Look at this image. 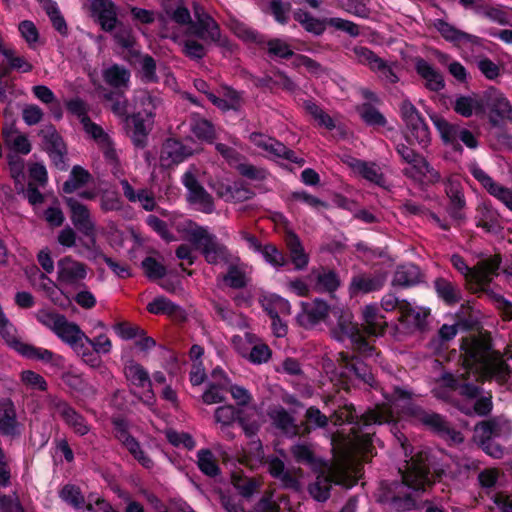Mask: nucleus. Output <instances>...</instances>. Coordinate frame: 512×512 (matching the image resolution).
<instances>
[{"instance_id":"4d7b16f0","label":"nucleus","mask_w":512,"mask_h":512,"mask_svg":"<svg viewBox=\"0 0 512 512\" xmlns=\"http://www.w3.org/2000/svg\"><path fill=\"white\" fill-rule=\"evenodd\" d=\"M239 262H230L227 273L223 275V281L232 289H243L247 286L245 271L239 268Z\"/></svg>"},{"instance_id":"a19ab883","label":"nucleus","mask_w":512,"mask_h":512,"mask_svg":"<svg viewBox=\"0 0 512 512\" xmlns=\"http://www.w3.org/2000/svg\"><path fill=\"white\" fill-rule=\"evenodd\" d=\"M350 165L352 169L365 180L381 187L384 185L385 177L375 163L361 159H353Z\"/></svg>"},{"instance_id":"603ef678","label":"nucleus","mask_w":512,"mask_h":512,"mask_svg":"<svg viewBox=\"0 0 512 512\" xmlns=\"http://www.w3.org/2000/svg\"><path fill=\"white\" fill-rule=\"evenodd\" d=\"M363 122L372 127H384L387 124L386 117L371 103H363L358 109Z\"/></svg>"},{"instance_id":"423d86ee","label":"nucleus","mask_w":512,"mask_h":512,"mask_svg":"<svg viewBox=\"0 0 512 512\" xmlns=\"http://www.w3.org/2000/svg\"><path fill=\"white\" fill-rule=\"evenodd\" d=\"M401 412L442 439L450 440L454 443L462 441L461 433L451 426L445 416L439 413L427 411L422 406L413 402L403 405Z\"/></svg>"},{"instance_id":"f3484780","label":"nucleus","mask_w":512,"mask_h":512,"mask_svg":"<svg viewBox=\"0 0 512 512\" xmlns=\"http://www.w3.org/2000/svg\"><path fill=\"white\" fill-rule=\"evenodd\" d=\"M331 315L337 319V324L332 333L338 341L350 339L351 343L361 335L359 327L352 321V314L341 307H333Z\"/></svg>"},{"instance_id":"58836bf2","label":"nucleus","mask_w":512,"mask_h":512,"mask_svg":"<svg viewBox=\"0 0 512 512\" xmlns=\"http://www.w3.org/2000/svg\"><path fill=\"white\" fill-rule=\"evenodd\" d=\"M290 453L296 463L305 465L311 469H317L322 465V460L318 458L308 443H296L290 447Z\"/></svg>"},{"instance_id":"2f4dec72","label":"nucleus","mask_w":512,"mask_h":512,"mask_svg":"<svg viewBox=\"0 0 512 512\" xmlns=\"http://www.w3.org/2000/svg\"><path fill=\"white\" fill-rule=\"evenodd\" d=\"M289 257L296 270H303L309 264V255L305 252L299 236L290 231L285 236Z\"/></svg>"},{"instance_id":"de8ad7c7","label":"nucleus","mask_w":512,"mask_h":512,"mask_svg":"<svg viewBox=\"0 0 512 512\" xmlns=\"http://www.w3.org/2000/svg\"><path fill=\"white\" fill-rule=\"evenodd\" d=\"M332 477L320 474L313 483L308 486V492L318 502H325L329 499L332 488Z\"/></svg>"},{"instance_id":"69168bd1","label":"nucleus","mask_w":512,"mask_h":512,"mask_svg":"<svg viewBox=\"0 0 512 512\" xmlns=\"http://www.w3.org/2000/svg\"><path fill=\"white\" fill-rule=\"evenodd\" d=\"M141 267L150 280L161 279L167 273L166 267L152 256L145 257L141 262Z\"/></svg>"},{"instance_id":"1a4fd4ad","label":"nucleus","mask_w":512,"mask_h":512,"mask_svg":"<svg viewBox=\"0 0 512 512\" xmlns=\"http://www.w3.org/2000/svg\"><path fill=\"white\" fill-rule=\"evenodd\" d=\"M187 35L202 40L205 44H215L228 51L232 50V44L226 36H222L220 25L213 17H205L191 22L187 27Z\"/></svg>"},{"instance_id":"9b49d317","label":"nucleus","mask_w":512,"mask_h":512,"mask_svg":"<svg viewBox=\"0 0 512 512\" xmlns=\"http://www.w3.org/2000/svg\"><path fill=\"white\" fill-rule=\"evenodd\" d=\"M339 362L345 373L353 374L358 380H360L366 386L372 389H379V383L376 380L371 367L364 362L359 356L351 354L350 352H340ZM344 372L341 373V376Z\"/></svg>"},{"instance_id":"2eb2a0df","label":"nucleus","mask_w":512,"mask_h":512,"mask_svg":"<svg viewBox=\"0 0 512 512\" xmlns=\"http://www.w3.org/2000/svg\"><path fill=\"white\" fill-rule=\"evenodd\" d=\"M92 16L104 32L112 33L120 20L117 15V6L112 0H92L90 5Z\"/></svg>"},{"instance_id":"6ab92c4d","label":"nucleus","mask_w":512,"mask_h":512,"mask_svg":"<svg viewBox=\"0 0 512 512\" xmlns=\"http://www.w3.org/2000/svg\"><path fill=\"white\" fill-rule=\"evenodd\" d=\"M303 312L298 314L297 321L304 328H311L325 321L331 314L332 308L326 301L316 298L311 304L302 303Z\"/></svg>"},{"instance_id":"f8f14e48","label":"nucleus","mask_w":512,"mask_h":512,"mask_svg":"<svg viewBox=\"0 0 512 512\" xmlns=\"http://www.w3.org/2000/svg\"><path fill=\"white\" fill-rule=\"evenodd\" d=\"M64 203L69 210V218L76 231L81 235L92 234L96 224L88 206L74 197H65Z\"/></svg>"},{"instance_id":"4c0bfd02","label":"nucleus","mask_w":512,"mask_h":512,"mask_svg":"<svg viewBox=\"0 0 512 512\" xmlns=\"http://www.w3.org/2000/svg\"><path fill=\"white\" fill-rule=\"evenodd\" d=\"M434 289L439 299H441L447 306H453L459 303L462 299L460 288L451 281L438 277L434 281Z\"/></svg>"},{"instance_id":"c85d7f7f","label":"nucleus","mask_w":512,"mask_h":512,"mask_svg":"<svg viewBox=\"0 0 512 512\" xmlns=\"http://www.w3.org/2000/svg\"><path fill=\"white\" fill-rule=\"evenodd\" d=\"M395 149L398 155L401 157V159L404 162L411 164L413 168L417 170V172L421 174H430L431 176L435 175L439 177L438 173L428 163V161L406 144L399 143L396 145Z\"/></svg>"},{"instance_id":"bf43d9fd","label":"nucleus","mask_w":512,"mask_h":512,"mask_svg":"<svg viewBox=\"0 0 512 512\" xmlns=\"http://www.w3.org/2000/svg\"><path fill=\"white\" fill-rule=\"evenodd\" d=\"M181 45L183 54L191 60H202L208 53L207 44L201 43L199 39L186 38Z\"/></svg>"},{"instance_id":"49530a36","label":"nucleus","mask_w":512,"mask_h":512,"mask_svg":"<svg viewBox=\"0 0 512 512\" xmlns=\"http://www.w3.org/2000/svg\"><path fill=\"white\" fill-rule=\"evenodd\" d=\"M91 180V174L80 165L72 167L69 178L63 183L62 191L65 194H72L82 188Z\"/></svg>"},{"instance_id":"6e6d98bb","label":"nucleus","mask_w":512,"mask_h":512,"mask_svg":"<svg viewBox=\"0 0 512 512\" xmlns=\"http://www.w3.org/2000/svg\"><path fill=\"white\" fill-rule=\"evenodd\" d=\"M73 351L81 357L82 361L93 369L103 366V361L97 351L91 345L86 343V340L81 341Z\"/></svg>"},{"instance_id":"680f3d73","label":"nucleus","mask_w":512,"mask_h":512,"mask_svg":"<svg viewBox=\"0 0 512 512\" xmlns=\"http://www.w3.org/2000/svg\"><path fill=\"white\" fill-rule=\"evenodd\" d=\"M243 413L242 410L236 409L233 405H223L216 408L214 417L217 423L222 425V430L230 427L233 423L238 422V418Z\"/></svg>"},{"instance_id":"39448f33","label":"nucleus","mask_w":512,"mask_h":512,"mask_svg":"<svg viewBox=\"0 0 512 512\" xmlns=\"http://www.w3.org/2000/svg\"><path fill=\"white\" fill-rule=\"evenodd\" d=\"M4 320V323L0 322V335L10 348L28 360L40 361L55 368L64 367L65 358L62 355L56 354L49 349L37 347L21 341L16 336L17 330L15 326L8 318H5Z\"/></svg>"},{"instance_id":"0e129e2a","label":"nucleus","mask_w":512,"mask_h":512,"mask_svg":"<svg viewBox=\"0 0 512 512\" xmlns=\"http://www.w3.org/2000/svg\"><path fill=\"white\" fill-rule=\"evenodd\" d=\"M291 8L292 4L290 0H270L269 2V13L273 16L274 20L281 25L288 23Z\"/></svg>"},{"instance_id":"7ed1b4c3","label":"nucleus","mask_w":512,"mask_h":512,"mask_svg":"<svg viewBox=\"0 0 512 512\" xmlns=\"http://www.w3.org/2000/svg\"><path fill=\"white\" fill-rule=\"evenodd\" d=\"M392 419V413L384 405L367 408L361 415H358L353 404H345L339 407L329 417V420L335 426H341L345 423L352 424L351 433L358 445L367 452L373 449L375 432L364 430L373 425L389 423Z\"/></svg>"},{"instance_id":"e433bc0d","label":"nucleus","mask_w":512,"mask_h":512,"mask_svg":"<svg viewBox=\"0 0 512 512\" xmlns=\"http://www.w3.org/2000/svg\"><path fill=\"white\" fill-rule=\"evenodd\" d=\"M261 49L265 50L272 60H289L296 56L290 44L283 38H268L266 36Z\"/></svg>"},{"instance_id":"a18cd8bd","label":"nucleus","mask_w":512,"mask_h":512,"mask_svg":"<svg viewBox=\"0 0 512 512\" xmlns=\"http://www.w3.org/2000/svg\"><path fill=\"white\" fill-rule=\"evenodd\" d=\"M16 131L4 128L2 131L3 141L6 146L15 152V154L27 155L31 152L32 146L24 134L15 135Z\"/></svg>"},{"instance_id":"6e6552de","label":"nucleus","mask_w":512,"mask_h":512,"mask_svg":"<svg viewBox=\"0 0 512 512\" xmlns=\"http://www.w3.org/2000/svg\"><path fill=\"white\" fill-rule=\"evenodd\" d=\"M399 115L409 132L406 135L407 142L413 144V139L420 146L426 147L431 141L429 126L420 111L408 98L400 103Z\"/></svg>"},{"instance_id":"052dcab7","label":"nucleus","mask_w":512,"mask_h":512,"mask_svg":"<svg viewBox=\"0 0 512 512\" xmlns=\"http://www.w3.org/2000/svg\"><path fill=\"white\" fill-rule=\"evenodd\" d=\"M137 56L140 58V72H141V80L144 83H157L159 77L156 73V61L149 54H141L137 53Z\"/></svg>"},{"instance_id":"0eeeda50","label":"nucleus","mask_w":512,"mask_h":512,"mask_svg":"<svg viewBox=\"0 0 512 512\" xmlns=\"http://www.w3.org/2000/svg\"><path fill=\"white\" fill-rule=\"evenodd\" d=\"M430 119L437 129L442 142L450 146L454 152L463 153V147L460 142L469 149H476L478 147V139L470 130L459 124L447 121L437 113L430 114Z\"/></svg>"},{"instance_id":"9d476101","label":"nucleus","mask_w":512,"mask_h":512,"mask_svg":"<svg viewBox=\"0 0 512 512\" xmlns=\"http://www.w3.org/2000/svg\"><path fill=\"white\" fill-rule=\"evenodd\" d=\"M153 124L144 117L143 112L125 115L124 128L134 148L141 150L146 148Z\"/></svg>"},{"instance_id":"13d9d810","label":"nucleus","mask_w":512,"mask_h":512,"mask_svg":"<svg viewBox=\"0 0 512 512\" xmlns=\"http://www.w3.org/2000/svg\"><path fill=\"white\" fill-rule=\"evenodd\" d=\"M45 12L48 15L53 28L62 36L68 35V27L66 20L60 12L57 3L49 0L44 6Z\"/></svg>"},{"instance_id":"72a5a7b5","label":"nucleus","mask_w":512,"mask_h":512,"mask_svg":"<svg viewBox=\"0 0 512 512\" xmlns=\"http://www.w3.org/2000/svg\"><path fill=\"white\" fill-rule=\"evenodd\" d=\"M273 425L289 437L301 435V426L295 423L294 417L282 406L269 414Z\"/></svg>"},{"instance_id":"5fc2aeb1","label":"nucleus","mask_w":512,"mask_h":512,"mask_svg":"<svg viewBox=\"0 0 512 512\" xmlns=\"http://www.w3.org/2000/svg\"><path fill=\"white\" fill-rule=\"evenodd\" d=\"M147 311L154 315H176L180 311V306L164 296H158L148 303Z\"/></svg>"},{"instance_id":"dca6fc26","label":"nucleus","mask_w":512,"mask_h":512,"mask_svg":"<svg viewBox=\"0 0 512 512\" xmlns=\"http://www.w3.org/2000/svg\"><path fill=\"white\" fill-rule=\"evenodd\" d=\"M53 407L62 418L65 424L70 427L78 436H85L90 431V426L86 418L80 414L65 400H56Z\"/></svg>"},{"instance_id":"09e8293b","label":"nucleus","mask_w":512,"mask_h":512,"mask_svg":"<svg viewBox=\"0 0 512 512\" xmlns=\"http://www.w3.org/2000/svg\"><path fill=\"white\" fill-rule=\"evenodd\" d=\"M2 55L7 59V66L3 68L2 77L7 76L11 71L28 73L33 70V65L25 57L16 55L13 49L3 50Z\"/></svg>"},{"instance_id":"a211bd4d","label":"nucleus","mask_w":512,"mask_h":512,"mask_svg":"<svg viewBox=\"0 0 512 512\" xmlns=\"http://www.w3.org/2000/svg\"><path fill=\"white\" fill-rule=\"evenodd\" d=\"M481 103L491 114L500 119H507L512 122V105L502 92L494 87L484 91L481 97Z\"/></svg>"},{"instance_id":"c9c22d12","label":"nucleus","mask_w":512,"mask_h":512,"mask_svg":"<svg viewBox=\"0 0 512 512\" xmlns=\"http://www.w3.org/2000/svg\"><path fill=\"white\" fill-rule=\"evenodd\" d=\"M55 335L72 350L83 340L90 342V338L82 331L75 322H70L65 318Z\"/></svg>"},{"instance_id":"e2e57ef3","label":"nucleus","mask_w":512,"mask_h":512,"mask_svg":"<svg viewBox=\"0 0 512 512\" xmlns=\"http://www.w3.org/2000/svg\"><path fill=\"white\" fill-rule=\"evenodd\" d=\"M351 344L353 348L352 354L359 356L361 359L373 358L375 361H377V358H379L381 355V352L378 351L374 345L370 344L362 334Z\"/></svg>"},{"instance_id":"393cba45","label":"nucleus","mask_w":512,"mask_h":512,"mask_svg":"<svg viewBox=\"0 0 512 512\" xmlns=\"http://www.w3.org/2000/svg\"><path fill=\"white\" fill-rule=\"evenodd\" d=\"M0 434L9 437L20 435L15 405L9 398L0 400Z\"/></svg>"},{"instance_id":"20e7f679","label":"nucleus","mask_w":512,"mask_h":512,"mask_svg":"<svg viewBox=\"0 0 512 512\" xmlns=\"http://www.w3.org/2000/svg\"><path fill=\"white\" fill-rule=\"evenodd\" d=\"M188 235L190 243L200 251L208 264L228 265L230 262H240L239 256L233 254L215 234L209 231L208 227L195 225Z\"/></svg>"},{"instance_id":"79ce46f5","label":"nucleus","mask_w":512,"mask_h":512,"mask_svg":"<svg viewBox=\"0 0 512 512\" xmlns=\"http://www.w3.org/2000/svg\"><path fill=\"white\" fill-rule=\"evenodd\" d=\"M189 127L194 136L200 141L212 143L216 137L213 124L199 114L191 116Z\"/></svg>"},{"instance_id":"f257e3e1","label":"nucleus","mask_w":512,"mask_h":512,"mask_svg":"<svg viewBox=\"0 0 512 512\" xmlns=\"http://www.w3.org/2000/svg\"><path fill=\"white\" fill-rule=\"evenodd\" d=\"M396 437L408 460L405 469L399 470L401 480L381 481L377 500L395 512L421 510L419 494L442 482L449 464L430 448L415 449L404 434Z\"/></svg>"},{"instance_id":"774afa93","label":"nucleus","mask_w":512,"mask_h":512,"mask_svg":"<svg viewBox=\"0 0 512 512\" xmlns=\"http://www.w3.org/2000/svg\"><path fill=\"white\" fill-rule=\"evenodd\" d=\"M114 41L124 49H131L135 44L132 28L119 22L116 29L113 31Z\"/></svg>"},{"instance_id":"864d4df0","label":"nucleus","mask_w":512,"mask_h":512,"mask_svg":"<svg viewBox=\"0 0 512 512\" xmlns=\"http://www.w3.org/2000/svg\"><path fill=\"white\" fill-rule=\"evenodd\" d=\"M59 497L62 501L76 510L83 509L85 505V498L80 487L74 484L64 485L59 491Z\"/></svg>"},{"instance_id":"ddd939ff","label":"nucleus","mask_w":512,"mask_h":512,"mask_svg":"<svg viewBox=\"0 0 512 512\" xmlns=\"http://www.w3.org/2000/svg\"><path fill=\"white\" fill-rule=\"evenodd\" d=\"M386 282V274L382 272H360L351 277L348 292L350 297L364 295L381 290Z\"/></svg>"},{"instance_id":"3c124183","label":"nucleus","mask_w":512,"mask_h":512,"mask_svg":"<svg viewBox=\"0 0 512 512\" xmlns=\"http://www.w3.org/2000/svg\"><path fill=\"white\" fill-rule=\"evenodd\" d=\"M306 423H303L302 435L309 434L312 429L325 428L328 425L329 417L323 414L317 407L311 406L305 412Z\"/></svg>"},{"instance_id":"4be33fe9","label":"nucleus","mask_w":512,"mask_h":512,"mask_svg":"<svg viewBox=\"0 0 512 512\" xmlns=\"http://www.w3.org/2000/svg\"><path fill=\"white\" fill-rule=\"evenodd\" d=\"M445 192L449 198L447 212L450 218L459 225L465 219L463 209L466 206L464 193L460 183L449 181L446 184Z\"/></svg>"},{"instance_id":"412c9836","label":"nucleus","mask_w":512,"mask_h":512,"mask_svg":"<svg viewBox=\"0 0 512 512\" xmlns=\"http://www.w3.org/2000/svg\"><path fill=\"white\" fill-rule=\"evenodd\" d=\"M311 276L315 290L321 293L334 294L342 284L339 273L333 268L320 266L312 270Z\"/></svg>"},{"instance_id":"c03bdc74","label":"nucleus","mask_w":512,"mask_h":512,"mask_svg":"<svg viewBox=\"0 0 512 512\" xmlns=\"http://www.w3.org/2000/svg\"><path fill=\"white\" fill-rule=\"evenodd\" d=\"M293 18L303 27L306 32L315 36H321L326 30L324 18H316L309 12L302 9L295 10L293 12Z\"/></svg>"},{"instance_id":"473e14b6","label":"nucleus","mask_w":512,"mask_h":512,"mask_svg":"<svg viewBox=\"0 0 512 512\" xmlns=\"http://www.w3.org/2000/svg\"><path fill=\"white\" fill-rule=\"evenodd\" d=\"M422 273L420 268L413 263H406L397 266L392 285L403 288L412 287L419 284L422 281Z\"/></svg>"},{"instance_id":"7c9ffc66","label":"nucleus","mask_w":512,"mask_h":512,"mask_svg":"<svg viewBox=\"0 0 512 512\" xmlns=\"http://www.w3.org/2000/svg\"><path fill=\"white\" fill-rule=\"evenodd\" d=\"M363 325L367 334L380 336L385 333L388 326L385 316L380 313L376 305H367L363 310Z\"/></svg>"},{"instance_id":"5701e85b","label":"nucleus","mask_w":512,"mask_h":512,"mask_svg":"<svg viewBox=\"0 0 512 512\" xmlns=\"http://www.w3.org/2000/svg\"><path fill=\"white\" fill-rule=\"evenodd\" d=\"M87 276V266L79 261L72 259L71 256H65L58 261V279L67 284H75L85 279Z\"/></svg>"},{"instance_id":"f03ea898","label":"nucleus","mask_w":512,"mask_h":512,"mask_svg":"<svg viewBox=\"0 0 512 512\" xmlns=\"http://www.w3.org/2000/svg\"><path fill=\"white\" fill-rule=\"evenodd\" d=\"M460 350L463 368L473 370V374L482 372L500 385L511 379L512 367L503 359L501 352L493 348L489 335L464 337Z\"/></svg>"},{"instance_id":"338daca9","label":"nucleus","mask_w":512,"mask_h":512,"mask_svg":"<svg viewBox=\"0 0 512 512\" xmlns=\"http://www.w3.org/2000/svg\"><path fill=\"white\" fill-rule=\"evenodd\" d=\"M260 254L267 263L275 268L284 267L288 263L283 252L272 243L265 244Z\"/></svg>"},{"instance_id":"a878e982","label":"nucleus","mask_w":512,"mask_h":512,"mask_svg":"<svg viewBox=\"0 0 512 512\" xmlns=\"http://www.w3.org/2000/svg\"><path fill=\"white\" fill-rule=\"evenodd\" d=\"M434 27L446 41L455 45L467 43L472 45L480 44V38L478 36L461 31L443 19H436Z\"/></svg>"},{"instance_id":"ea45409f","label":"nucleus","mask_w":512,"mask_h":512,"mask_svg":"<svg viewBox=\"0 0 512 512\" xmlns=\"http://www.w3.org/2000/svg\"><path fill=\"white\" fill-rule=\"evenodd\" d=\"M130 78V70L119 64H112L103 71L105 83L115 89L129 88Z\"/></svg>"},{"instance_id":"b1692460","label":"nucleus","mask_w":512,"mask_h":512,"mask_svg":"<svg viewBox=\"0 0 512 512\" xmlns=\"http://www.w3.org/2000/svg\"><path fill=\"white\" fill-rule=\"evenodd\" d=\"M416 73L425 80V87L433 92H439L445 88V81L440 71L436 70L422 57L415 59Z\"/></svg>"},{"instance_id":"cd10ccee","label":"nucleus","mask_w":512,"mask_h":512,"mask_svg":"<svg viewBox=\"0 0 512 512\" xmlns=\"http://www.w3.org/2000/svg\"><path fill=\"white\" fill-rule=\"evenodd\" d=\"M124 375L130 384L139 388H147L146 395L150 399L154 397L149 372L141 364L134 360L128 361L124 366Z\"/></svg>"},{"instance_id":"bb28decb","label":"nucleus","mask_w":512,"mask_h":512,"mask_svg":"<svg viewBox=\"0 0 512 512\" xmlns=\"http://www.w3.org/2000/svg\"><path fill=\"white\" fill-rule=\"evenodd\" d=\"M499 218V213L490 202L484 201L476 208V226L484 229L487 233H497L502 229Z\"/></svg>"},{"instance_id":"c756f323","label":"nucleus","mask_w":512,"mask_h":512,"mask_svg":"<svg viewBox=\"0 0 512 512\" xmlns=\"http://www.w3.org/2000/svg\"><path fill=\"white\" fill-rule=\"evenodd\" d=\"M222 90L223 97H218L215 94H209L208 100L224 112L229 110L239 112L243 105L242 93L229 86H223Z\"/></svg>"},{"instance_id":"aec40b11","label":"nucleus","mask_w":512,"mask_h":512,"mask_svg":"<svg viewBox=\"0 0 512 512\" xmlns=\"http://www.w3.org/2000/svg\"><path fill=\"white\" fill-rule=\"evenodd\" d=\"M192 155L190 148L181 141L168 138L162 145L160 152V161L163 166L178 165Z\"/></svg>"},{"instance_id":"8fccbe9b","label":"nucleus","mask_w":512,"mask_h":512,"mask_svg":"<svg viewBox=\"0 0 512 512\" xmlns=\"http://www.w3.org/2000/svg\"><path fill=\"white\" fill-rule=\"evenodd\" d=\"M197 465L199 470L206 476L214 478L221 473L214 454L209 449H200L197 452Z\"/></svg>"},{"instance_id":"37998d69","label":"nucleus","mask_w":512,"mask_h":512,"mask_svg":"<svg viewBox=\"0 0 512 512\" xmlns=\"http://www.w3.org/2000/svg\"><path fill=\"white\" fill-rule=\"evenodd\" d=\"M83 236L86 239H79L80 249L78 250V255L92 262L102 260L106 255L102 252L101 247L97 243L96 228H94L92 234Z\"/></svg>"},{"instance_id":"4468645a","label":"nucleus","mask_w":512,"mask_h":512,"mask_svg":"<svg viewBox=\"0 0 512 512\" xmlns=\"http://www.w3.org/2000/svg\"><path fill=\"white\" fill-rule=\"evenodd\" d=\"M182 184L188 190V200L192 204L200 205V210L206 214L214 211L213 197L199 183L192 172H186L182 176Z\"/></svg>"},{"instance_id":"f704fd0d","label":"nucleus","mask_w":512,"mask_h":512,"mask_svg":"<svg viewBox=\"0 0 512 512\" xmlns=\"http://www.w3.org/2000/svg\"><path fill=\"white\" fill-rule=\"evenodd\" d=\"M502 263V257L500 254H494L489 256L477 263V273L479 277L476 279V285L483 289L491 282L492 276H498V271Z\"/></svg>"}]
</instances>
